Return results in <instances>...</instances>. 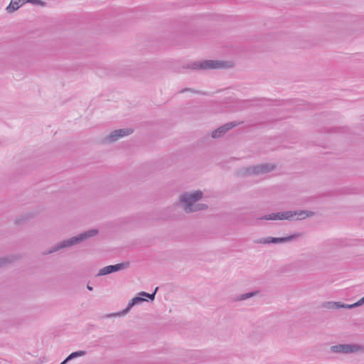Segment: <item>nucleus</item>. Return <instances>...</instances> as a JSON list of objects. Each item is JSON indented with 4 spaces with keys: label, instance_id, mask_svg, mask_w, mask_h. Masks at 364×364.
<instances>
[{
    "label": "nucleus",
    "instance_id": "1",
    "mask_svg": "<svg viewBox=\"0 0 364 364\" xmlns=\"http://www.w3.org/2000/svg\"><path fill=\"white\" fill-rule=\"evenodd\" d=\"M98 233L99 231L97 229L88 230L76 236L60 241V242L54 245L49 250L45 251L43 254L47 255L58 252L60 250L73 247L82 242L84 240L96 236Z\"/></svg>",
    "mask_w": 364,
    "mask_h": 364
},
{
    "label": "nucleus",
    "instance_id": "2",
    "mask_svg": "<svg viewBox=\"0 0 364 364\" xmlns=\"http://www.w3.org/2000/svg\"><path fill=\"white\" fill-rule=\"evenodd\" d=\"M203 192L199 190L192 193L185 192L180 196L179 202L186 213H193L195 204L203 198Z\"/></svg>",
    "mask_w": 364,
    "mask_h": 364
},
{
    "label": "nucleus",
    "instance_id": "3",
    "mask_svg": "<svg viewBox=\"0 0 364 364\" xmlns=\"http://www.w3.org/2000/svg\"><path fill=\"white\" fill-rule=\"evenodd\" d=\"M230 67L229 62L223 60H205L188 65L187 68L193 70L223 69Z\"/></svg>",
    "mask_w": 364,
    "mask_h": 364
},
{
    "label": "nucleus",
    "instance_id": "4",
    "mask_svg": "<svg viewBox=\"0 0 364 364\" xmlns=\"http://www.w3.org/2000/svg\"><path fill=\"white\" fill-rule=\"evenodd\" d=\"M331 352L334 353L350 354L360 351H364V346L359 344H338L331 346L330 348Z\"/></svg>",
    "mask_w": 364,
    "mask_h": 364
},
{
    "label": "nucleus",
    "instance_id": "5",
    "mask_svg": "<svg viewBox=\"0 0 364 364\" xmlns=\"http://www.w3.org/2000/svg\"><path fill=\"white\" fill-rule=\"evenodd\" d=\"M276 168V166L270 163H264L254 166H250L245 168V175H262L268 173Z\"/></svg>",
    "mask_w": 364,
    "mask_h": 364
},
{
    "label": "nucleus",
    "instance_id": "6",
    "mask_svg": "<svg viewBox=\"0 0 364 364\" xmlns=\"http://www.w3.org/2000/svg\"><path fill=\"white\" fill-rule=\"evenodd\" d=\"M301 236V233L296 232V233L292 234L287 237H264V238L257 240L255 241V242L260 243V244L284 243V242H291Z\"/></svg>",
    "mask_w": 364,
    "mask_h": 364
},
{
    "label": "nucleus",
    "instance_id": "7",
    "mask_svg": "<svg viewBox=\"0 0 364 364\" xmlns=\"http://www.w3.org/2000/svg\"><path fill=\"white\" fill-rule=\"evenodd\" d=\"M134 130L131 128L116 129L111 132L104 139V141L106 143H112L117 141L120 138L132 134Z\"/></svg>",
    "mask_w": 364,
    "mask_h": 364
},
{
    "label": "nucleus",
    "instance_id": "8",
    "mask_svg": "<svg viewBox=\"0 0 364 364\" xmlns=\"http://www.w3.org/2000/svg\"><path fill=\"white\" fill-rule=\"evenodd\" d=\"M145 301H146V299L143 298L142 296L139 295V296H135L129 301L127 306L124 310H122L120 312L116 313V314H107L105 316V317L109 318V317H112V316H124V315L127 314L134 306H135L136 304H139Z\"/></svg>",
    "mask_w": 364,
    "mask_h": 364
},
{
    "label": "nucleus",
    "instance_id": "9",
    "mask_svg": "<svg viewBox=\"0 0 364 364\" xmlns=\"http://www.w3.org/2000/svg\"><path fill=\"white\" fill-rule=\"evenodd\" d=\"M129 266V263H118L114 265L106 266L99 270L97 276H104L115 272L120 271Z\"/></svg>",
    "mask_w": 364,
    "mask_h": 364
},
{
    "label": "nucleus",
    "instance_id": "10",
    "mask_svg": "<svg viewBox=\"0 0 364 364\" xmlns=\"http://www.w3.org/2000/svg\"><path fill=\"white\" fill-rule=\"evenodd\" d=\"M235 122H228L225 124L215 129L211 133V137L213 139H218L223 136L227 132L236 127Z\"/></svg>",
    "mask_w": 364,
    "mask_h": 364
},
{
    "label": "nucleus",
    "instance_id": "11",
    "mask_svg": "<svg viewBox=\"0 0 364 364\" xmlns=\"http://www.w3.org/2000/svg\"><path fill=\"white\" fill-rule=\"evenodd\" d=\"M320 306L321 308L326 309L336 310L341 308L345 309L346 304L340 301H324L321 304Z\"/></svg>",
    "mask_w": 364,
    "mask_h": 364
},
{
    "label": "nucleus",
    "instance_id": "12",
    "mask_svg": "<svg viewBox=\"0 0 364 364\" xmlns=\"http://www.w3.org/2000/svg\"><path fill=\"white\" fill-rule=\"evenodd\" d=\"M24 3V0H11L10 4L6 8V11L8 14H11L18 10Z\"/></svg>",
    "mask_w": 364,
    "mask_h": 364
},
{
    "label": "nucleus",
    "instance_id": "13",
    "mask_svg": "<svg viewBox=\"0 0 364 364\" xmlns=\"http://www.w3.org/2000/svg\"><path fill=\"white\" fill-rule=\"evenodd\" d=\"M293 214L294 220H299L311 217L314 215V213L309 210H294Z\"/></svg>",
    "mask_w": 364,
    "mask_h": 364
},
{
    "label": "nucleus",
    "instance_id": "14",
    "mask_svg": "<svg viewBox=\"0 0 364 364\" xmlns=\"http://www.w3.org/2000/svg\"><path fill=\"white\" fill-rule=\"evenodd\" d=\"M259 220H284V211L279 213H274L269 215H265L259 218Z\"/></svg>",
    "mask_w": 364,
    "mask_h": 364
},
{
    "label": "nucleus",
    "instance_id": "15",
    "mask_svg": "<svg viewBox=\"0 0 364 364\" xmlns=\"http://www.w3.org/2000/svg\"><path fill=\"white\" fill-rule=\"evenodd\" d=\"M85 354H86V351H85V350H78V351L73 352L60 364H67L70 360H71L74 358H76L77 357L83 356Z\"/></svg>",
    "mask_w": 364,
    "mask_h": 364
},
{
    "label": "nucleus",
    "instance_id": "16",
    "mask_svg": "<svg viewBox=\"0 0 364 364\" xmlns=\"http://www.w3.org/2000/svg\"><path fill=\"white\" fill-rule=\"evenodd\" d=\"M16 259H17V257L16 256L11 255L9 257H4L0 258V267H5L9 264L12 263Z\"/></svg>",
    "mask_w": 364,
    "mask_h": 364
},
{
    "label": "nucleus",
    "instance_id": "17",
    "mask_svg": "<svg viewBox=\"0 0 364 364\" xmlns=\"http://www.w3.org/2000/svg\"><path fill=\"white\" fill-rule=\"evenodd\" d=\"M259 291H252V292H248V293H245V294H240L237 296V301H244V300H246L247 299H250L254 296H256L257 294H258Z\"/></svg>",
    "mask_w": 364,
    "mask_h": 364
},
{
    "label": "nucleus",
    "instance_id": "18",
    "mask_svg": "<svg viewBox=\"0 0 364 364\" xmlns=\"http://www.w3.org/2000/svg\"><path fill=\"white\" fill-rule=\"evenodd\" d=\"M159 287H156L154 292L152 294H149L145 291H141L139 294L142 296H145L149 298L151 301H154L155 299V295L156 291H158Z\"/></svg>",
    "mask_w": 364,
    "mask_h": 364
},
{
    "label": "nucleus",
    "instance_id": "19",
    "mask_svg": "<svg viewBox=\"0 0 364 364\" xmlns=\"http://www.w3.org/2000/svg\"><path fill=\"white\" fill-rule=\"evenodd\" d=\"M364 304V296L359 299L357 302L352 304H346L345 309H353L357 306H360L361 305Z\"/></svg>",
    "mask_w": 364,
    "mask_h": 364
},
{
    "label": "nucleus",
    "instance_id": "20",
    "mask_svg": "<svg viewBox=\"0 0 364 364\" xmlns=\"http://www.w3.org/2000/svg\"><path fill=\"white\" fill-rule=\"evenodd\" d=\"M208 205H206L205 203H196L193 208V213L197 212L199 210H206V209H208Z\"/></svg>",
    "mask_w": 364,
    "mask_h": 364
},
{
    "label": "nucleus",
    "instance_id": "21",
    "mask_svg": "<svg viewBox=\"0 0 364 364\" xmlns=\"http://www.w3.org/2000/svg\"><path fill=\"white\" fill-rule=\"evenodd\" d=\"M293 212L294 210L284 211V220H294Z\"/></svg>",
    "mask_w": 364,
    "mask_h": 364
},
{
    "label": "nucleus",
    "instance_id": "22",
    "mask_svg": "<svg viewBox=\"0 0 364 364\" xmlns=\"http://www.w3.org/2000/svg\"><path fill=\"white\" fill-rule=\"evenodd\" d=\"M25 3H31L33 5H38V6H45L46 2L41 1V0H24Z\"/></svg>",
    "mask_w": 364,
    "mask_h": 364
},
{
    "label": "nucleus",
    "instance_id": "23",
    "mask_svg": "<svg viewBox=\"0 0 364 364\" xmlns=\"http://www.w3.org/2000/svg\"><path fill=\"white\" fill-rule=\"evenodd\" d=\"M188 91H189V92H194V93H199V92H200L199 91L193 90V89H191V88H184V89L181 90L180 91V92H181V93H183V92H188Z\"/></svg>",
    "mask_w": 364,
    "mask_h": 364
},
{
    "label": "nucleus",
    "instance_id": "24",
    "mask_svg": "<svg viewBox=\"0 0 364 364\" xmlns=\"http://www.w3.org/2000/svg\"><path fill=\"white\" fill-rule=\"evenodd\" d=\"M87 289L89 291H92V290H93L92 287L90 286L89 284H87Z\"/></svg>",
    "mask_w": 364,
    "mask_h": 364
}]
</instances>
